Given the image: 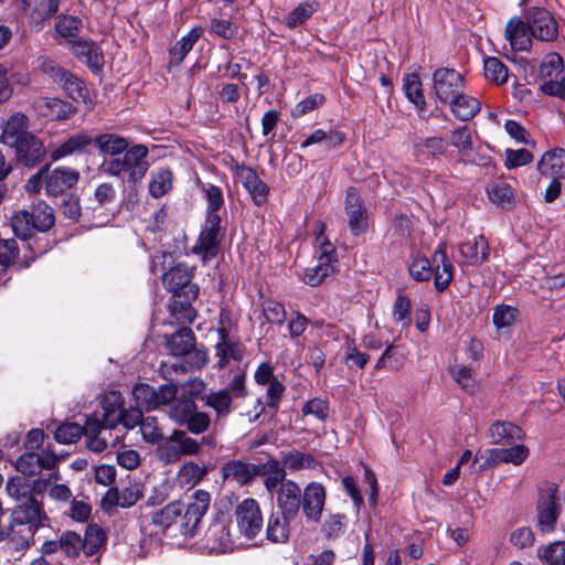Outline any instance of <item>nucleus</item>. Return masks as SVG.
Instances as JSON below:
<instances>
[{
	"label": "nucleus",
	"mask_w": 565,
	"mask_h": 565,
	"mask_svg": "<svg viewBox=\"0 0 565 565\" xmlns=\"http://www.w3.org/2000/svg\"><path fill=\"white\" fill-rule=\"evenodd\" d=\"M58 87L74 102L90 104V92L85 82L74 73L67 71Z\"/></svg>",
	"instance_id": "f704fd0d"
},
{
	"label": "nucleus",
	"mask_w": 565,
	"mask_h": 565,
	"mask_svg": "<svg viewBox=\"0 0 565 565\" xmlns=\"http://www.w3.org/2000/svg\"><path fill=\"white\" fill-rule=\"evenodd\" d=\"M204 193L207 201L205 220L210 216L221 220L217 212L224 204L222 190L214 184H210L204 189Z\"/></svg>",
	"instance_id": "0e129e2a"
},
{
	"label": "nucleus",
	"mask_w": 565,
	"mask_h": 565,
	"mask_svg": "<svg viewBox=\"0 0 565 565\" xmlns=\"http://www.w3.org/2000/svg\"><path fill=\"white\" fill-rule=\"evenodd\" d=\"M102 425L107 429L116 428L120 423V414L125 411V398L119 391H109L102 395Z\"/></svg>",
	"instance_id": "bb28decb"
},
{
	"label": "nucleus",
	"mask_w": 565,
	"mask_h": 565,
	"mask_svg": "<svg viewBox=\"0 0 565 565\" xmlns=\"http://www.w3.org/2000/svg\"><path fill=\"white\" fill-rule=\"evenodd\" d=\"M60 0H41L30 11V19L33 23L40 24L44 20L53 17L58 10Z\"/></svg>",
	"instance_id": "69168bd1"
},
{
	"label": "nucleus",
	"mask_w": 565,
	"mask_h": 565,
	"mask_svg": "<svg viewBox=\"0 0 565 565\" xmlns=\"http://www.w3.org/2000/svg\"><path fill=\"white\" fill-rule=\"evenodd\" d=\"M194 299H185L183 300L179 297H172L168 303V312L171 319V323L180 324L185 327V324H191L196 318V310L192 307L191 301Z\"/></svg>",
	"instance_id": "4c0bfd02"
},
{
	"label": "nucleus",
	"mask_w": 565,
	"mask_h": 565,
	"mask_svg": "<svg viewBox=\"0 0 565 565\" xmlns=\"http://www.w3.org/2000/svg\"><path fill=\"white\" fill-rule=\"evenodd\" d=\"M195 267L179 263L162 275V284L173 297L196 299L199 286L192 282Z\"/></svg>",
	"instance_id": "0eeeda50"
},
{
	"label": "nucleus",
	"mask_w": 565,
	"mask_h": 565,
	"mask_svg": "<svg viewBox=\"0 0 565 565\" xmlns=\"http://www.w3.org/2000/svg\"><path fill=\"white\" fill-rule=\"evenodd\" d=\"M201 399L204 405L215 412L216 418L227 417L233 408V399L226 390L211 391L204 394Z\"/></svg>",
	"instance_id": "58836bf2"
},
{
	"label": "nucleus",
	"mask_w": 565,
	"mask_h": 565,
	"mask_svg": "<svg viewBox=\"0 0 565 565\" xmlns=\"http://www.w3.org/2000/svg\"><path fill=\"white\" fill-rule=\"evenodd\" d=\"M462 263L468 266H479L488 259L489 244L483 235L459 245Z\"/></svg>",
	"instance_id": "c756f323"
},
{
	"label": "nucleus",
	"mask_w": 565,
	"mask_h": 565,
	"mask_svg": "<svg viewBox=\"0 0 565 565\" xmlns=\"http://www.w3.org/2000/svg\"><path fill=\"white\" fill-rule=\"evenodd\" d=\"M12 520L14 523L23 525L29 524L31 527H40L45 525L49 520L43 510V505L34 497L18 501L12 510Z\"/></svg>",
	"instance_id": "f3484780"
},
{
	"label": "nucleus",
	"mask_w": 565,
	"mask_h": 565,
	"mask_svg": "<svg viewBox=\"0 0 565 565\" xmlns=\"http://www.w3.org/2000/svg\"><path fill=\"white\" fill-rule=\"evenodd\" d=\"M448 372L465 392L472 394L477 391L478 385L475 379V372L471 367L455 365L449 367Z\"/></svg>",
	"instance_id": "5fc2aeb1"
},
{
	"label": "nucleus",
	"mask_w": 565,
	"mask_h": 565,
	"mask_svg": "<svg viewBox=\"0 0 565 565\" xmlns=\"http://www.w3.org/2000/svg\"><path fill=\"white\" fill-rule=\"evenodd\" d=\"M409 276L417 282L428 281L433 275V259L416 255L408 265Z\"/></svg>",
	"instance_id": "864d4df0"
},
{
	"label": "nucleus",
	"mask_w": 565,
	"mask_h": 565,
	"mask_svg": "<svg viewBox=\"0 0 565 565\" xmlns=\"http://www.w3.org/2000/svg\"><path fill=\"white\" fill-rule=\"evenodd\" d=\"M541 175L564 179L565 178V150L554 149L545 152L537 163Z\"/></svg>",
	"instance_id": "2f4dec72"
},
{
	"label": "nucleus",
	"mask_w": 565,
	"mask_h": 565,
	"mask_svg": "<svg viewBox=\"0 0 565 565\" xmlns=\"http://www.w3.org/2000/svg\"><path fill=\"white\" fill-rule=\"evenodd\" d=\"M236 524L239 533L248 540L256 537L263 530V514L258 502L246 498L235 509Z\"/></svg>",
	"instance_id": "1a4fd4ad"
},
{
	"label": "nucleus",
	"mask_w": 565,
	"mask_h": 565,
	"mask_svg": "<svg viewBox=\"0 0 565 565\" xmlns=\"http://www.w3.org/2000/svg\"><path fill=\"white\" fill-rule=\"evenodd\" d=\"M203 34L201 26L192 28L185 35H183L173 47L170 49V54L178 62H182L188 53L193 49L194 44Z\"/></svg>",
	"instance_id": "de8ad7c7"
},
{
	"label": "nucleus",
	"mask_w": 565,
	"mask_h": 565,
	"mask_svg": "<svg viewBox=\"0 0 565 565\" xmlns=\"http://www.w3.org/2000/svg\"><path fill=\"white\" fill-rule=\"evenodd\" d=\"M93 143V137L85 130L70 135L66 140L52 148L50 157L52 161H58L63 158L74 154H81L87 151Z\"/></svg>",
	"instance_id": "a878e982"
},
{
	"label": "nucleus",
	"mask_w": 565,
	"mask_h": 565,
	"mask_svg": "<svg viewBox=\"0 0 565 565\" xmlns=\"http://www.w3.org/2000/svg\"><path fill=\"white\" fill-rule=\"evenodd\" d=\"M234 170L236 177L241 180L243 186L249 193L253 202L260 206L266 202L267 195L269 193V186L260 180L257 172L247 166L238 164L237 162L234 164Z\"/></svg>",
	"instance_id": "412c9836"
},
{
	"label": "nucleus",
	"mask_w": 565,
	"mask_h": 565,
	"mask_svg": "<svg viewBox=\"0 0 565 565\" xmlns=\"http://www.w3.org/2000/svg\"><path fill=\"white\" fill-rule=\"evenodd\" d=\"M344 210L351 233L355 236L367 228V210L358 190L353 186L347 189Z\"/></svg>",
	"instance_id": "4468645a"
},
{
	"label": "nucleus",
	"mask_w": 565,
	"mask_h": 565,
	"mask_svg": "<svg viewBox=\"0 0 565 565\" xmlns=\"http://www.w3.org/2000/svg\"><path fill=\"white\" fill-rule=\"evenodd\" d=\"M149 154L145 145H134L115 158L105 159L99 170L106 175L118 178L131 186H137L149 170Z\"/></svg>",
	"instance_id": "f03ea898"
},
{
	"label": "nucleus",
	"mask_w": 565,
	"mask_h": 565,
	"mask_svg": "<svg viewBox=\"0 0 565 565\" xmlns=\"http://www.w3.org/2000/svg\"><path fill=\"white\" fill-rule=\"evenodd\" d=\"M221 472L225 482L236 483L243 487L252 483L262 471L258 466L252 462L232 459L222 466Z\"/></svg>",
	"instance_id": "aec40b11"
},
{
	"label": "nucleus",
	"mask_w": 565,
	"mask_h": 565,
	"mask_svg": "<svg viewBox=\"0 0 565 565\" xmlns=\"http://www.w3.org/2000/svg\"><path fill=\"white\" fill-rule=\"evenodd\" d=\"M42 116L51 120H67L76 114V107L57 97H43L38 104Z\"/></svg>",
	"instance_id": "c85d7f7f"
},
{
	"label": "nucleus",
	"mask_w": 565,
	"mask_h": 565,
	"mask_svg": "<svg viewBox=\"0 0 565 565\" xmlns=\"http://www.w3.org/2000/svg\"><path fill=\"white\" fill-rule=\"evenodd\" d=\"M166 349L173 356H184L179 364H172L174 372L199 371L209 363V352L204 345L196 344L192 329L182 327L170 335H166Z\"/></svg>",
	"instance_id": "7ed1b4c3"
},
{
	"label": "nucleus",
	"mask_w": 565,
	"mask_h": 565,
	"mask_svg": "<svg viewBox=\"0 0 565 565\" xmlns=\"http://www.w3.org/2000/svg\"><path fill=\"white\" fill-rule=\"evenodd\" d=\"M31 134L29 130V117L21 111H17L3 122L0 141L12 148Z\"/></svg>",
	"instance_id": "b1692460"
},
{
	"label": "nucleus",
	"mask_w": 565,
	"mask_h": 565,
	"mask_svg": "<svg viewBox=\"0 0 565 565\" xmlns=\"http://www.w3.org/2000/svg\"><path fill=\"white\" fill-rule=\"evenodd\" d=\"M86 430V422L83 426H81L77 423H63L61 424L55 433H54V439L58 444H74L76 443L82 436H84V433Z\"/></svg>",
	"instance_id": "603ef678"
},
{
	"label": "nucleus",
	"mask_w": 565,
	"mask_h": 565,
	"mask_svg": "<svg viewBox=\"0 0 565 565\" xmlns=\"http://www.w3.org/2000/svg\"><path fill=\"white\" fill-rule=\"evenodd\" d=\"M171 440L178 443V446H167L163 449L166 457L170 459H178L180 456H192L200 451V444L198 440L188 437L183 430H174L171 435Z\"/></svg>",
	"instance_id": "c9c22d12"
},
{
	"label": "nucleus",
	"mask_w": 565,
	"mask_h": 565,
	"mask_svg": "<svg viewBox=\"0 0 565 565\" xmlns=\"http://www.w3.org/2000/svg\"><path fill=\"white\" fill-rule=\"evenodd\" d=\"M433 88L438 100L448 104L465 90V79L455 68L439 67L433 74Z\"/></svg>",
	"instance_id": "9d476101"
},
{
	"label": "nucleus",
	"mask_w": 565,
	"mask_h": 565,
	"mask_svg": "<svg viewBox=\"0 0 565 565\" xmlns=\"http://www.w3.org/2000/svg\"><path fill=\"white\" fill-rule=\"evenodd\" d=\"M228 518L224 513H220L209 525L204 542L205 547L210 552L225 553L233 547V540L228 529Z\"/></svg>",
	"instance_id": "ddd939ff"
},
{
	"label": "nucleus",
	"mask_w": 565,
	"mask_h": 565,
	"mask_svg": "<svg viewBox=\"0 0 565 565\" xmlns=\"http://www.w3.org/2000/svg\"><path fill=\"white\" fill-rule=\"evenodd\" d=\"M106 533L98 524H88L84 537H82L84 554L86 556H93L106 543Z\"/></svg>",
	"instance_id": "c03bdc74"
},
{
	"label": "nucleus",
	"mask_w": 565,
	"mask_h": 565,
	"mask_svg": "<svg viewBox=\"0 0 565 565\" xmlns=\"http://www.w3.org/2000/svg\"><path fill=\"white\" fill-rule=\"evenodd\" d=\"M132 396L136 406L142 411L150 412L156 409L154 387L148 383H137L132 388Z\"/></svg>",
	"instance_id": "052dcab7"
},
{
	"label": "nucleus",
	"mask_w": 565,
	"mask_h": 565,
	"mask_svg": "<svg viewBox=\"0 0 565 565\" xmlns=\"http://www.w3.org/2000/svg\"><path fill=\"white\" fill-rule=\"evenodd\" d=\"M104 428L106 427L102 425L100 419L96 415L87 416L84 436L86 437V447L90 451L102 452L107 448V439L100 437V433Z\"/></svg>",
	"instance_id": "a19ab883"
},
{
	"label": "nucleus",
	"mask_w": 565,
	"mask_h": 565,
	"mask_svg": "<svg viewBox=\"0 0 565 565\" xmlns=\"http://www.w3.org/2000/svg\"><path fill=\"white\" fill-rule=\"evenodd\" d=\"M278 512L287 520H297L301 512V488L295 480H287L277 489Z\"/></svg>",
	"instance_id": "2eb2a0df"
},
{
	"label": "nucleus",
	"mask_w": 565,
	"mask_h": 565,
	"mask_svg": "<svg viewBox=\"0 0 565 565\" xmlns=\"http://www.w3.org/2000/svg\"><path fill=\"white\" fill-rule=\"evenodd\" d=\"M83 28V21L76 15H63L58 19L55 29L63 38H75Z\"/></svg>",
	"instance_id": "774afa93"
},
{
	"label": "nucleus",
	"mask_w": 565,
	"mask_h": 565,
	"mask_svg": "<svg viewBox=\"0 0 565 565\" xmlns=\"http://www.w3.org/2000/svg\"><path fill=\"white\" fill-rule=\"evenodd\" d=\"M142 495V490L138 483L129 484L122 489L111 487L102 499V508L106 512H110L115 508L128 509L134 507Z\"/></svg>",
	"instance_id": "6ab92c4d"
},
{
	"label": "nucleus",
	"mask_w": 565,
	"mask_h": 565,
	"mask_svg": "<svg viewBox=\"0 0 565 565\" xmlns=\"http://www.w3.org/2000/svg\"><path fill=\"white\" fill-rule=\"evenodd\" d=\"M14 235L21 241H32L36 233H46L55 224L54 209L44 201L30 210L17 211L10 218Z\"/></svg>",
	"instance_id": "20e7f679"
},
{
	"label": "nucleus",
	"mask_w": 565,
	"mask_h": 565,
	"mask_svg": "<svg viewBox=\"0 0 565 565\" xmlns=\"http://www.w3.org/2000/svg\"><path fill=\"white\" fill-rule=\"evenodd\" d=\"M527 21L519 18L511 19L504 30L505 39L509 41L513 51H525L531 46V38L527 34Z\"/></svg>",
	"instance_id": "473e14b6"
},
{
	"label": "nucleus",
	"mask_w": 565,
	"mask_h": 565,
	"mask_svg": "<svg viewBox=\"0 0 565 565\" xmlns=\"http://www.w3.org/2000/svg\"><path fill=\"white\" fill-rule=\"evenodd\" d=\"M535 510L536 527L540 532H554L561 513V504L557 502L556 484L552 483L540 490Z\"/></svg>",
	"instance_id": "6e6552de"
},
{
	"label": "nucleus",
	"mask_w": 565,
	"mask_h": 565,
	"mask_svg": "<svg viewBox=\"0 0 565 565\" xmlns=\"http://www.w3.org/2000/svg\"><path fill=\"white\" fill-rule=\"evenodd\" d=\"M448 105L450 106L452 115L461 121H467L473 118L481 107V104L477 98L465 94L463 90L456 95Z\"/></svg>",
	"instance_id": "e433bc0d"
},
{
	"label": "nucleus",
	"mask_w": 565,
	"mask_h": 565,
	"mask_svg": "<svg viewBox=\"0 0 565 565\" xmlns=\"http://www.w3.org/2000/svg\"><path fill=\"white\" fill-rule=\"evenodd\" d=\"M483 72L486 78L497 85L507 83L509 77L508 66L494 56L483 60Z\"/></svg>",
	"instance_id": "8fccbe9b"
},
{
	"label": "nucleus",
	"mask_w": 565,
	"mask_h": 565,
	"mask_svg": "<svg viewBox=\"0 0 565 565\" xmlns=\"http://www.w3.org/2000/svg\"><path fill=\"white\" fill-rule=\"evenodd\" d=\"M403 89L407 99L413 103L419 111L426 107V100L423 95L422 82L416 73L407 74L404 77Z\"/></svg>",
	"instance_id": "09e8293b"
},
{
	"label": "nucleus",
	"mask_w": 565,
	"mask_h": 565,
	"mask_svg": "<svg viewBox=\"0 0 565 565\" xmlns=\"http://www.w3.org/2000/svg\"><path fill=\"white\" fill-rule=\"evenodd\" d=\"M292 520H287L282 513H271L266 525V539L273 543H286L289 539V524Z\"/></svg>",
	"instance_id": "ea45409f"
},
{
	"label": "nucleus",
	"mask_w": 565,
	"mask_h": 565,
	"mask_svg": "<svg viewBox=\"0 0 565 565\" xmlns=\"http://www.w3.org/2000/svg\"><path fill=\"white\" fill-rule=\"evenodd\" d=\"M347 524V514L329 513L322 522L321 532L328 539H337L344 532Z\"/></svg>",
	"instance_id": "6e6d98bb"
},
{
	"label": "nucleus",
	"mask_w": 565,
	"mask_h": 565,
	"mask_svg": "<svg viewBox=\"0 0 565 565\" xmlns=\"http://www.w3.org/2000/svg\"><path fill=\"white\" fill-rule=\"evenodd\" d=\"M224 235L225 230L221 227V220L210 216L207 220H204V225L191 252L199 256L203 264H206L221 252V242Z\"/></svg>",
	"instance_id": "423d86ee"
},
{
	"label": "nucleus",
	"mask_w": 565,
	"mask_h": 565,
	"mask_svg": "<svg viewBox=\"0 0 565 565\" xmlns=\"http://www.w3.org/2000/svg\"><path fill=\"white\" fill-rule=\"evenodd\" d=\"M327 502V489L318 481H310L301 489V513L308 523H320Z\"/></svg>",
	"instance_id": "9b49d317"
},
{
	"label": "nucleus",
	"mask_w": 565,
	"mask_h": 565,
	"mask_svg": "<svg viewBox=\"0 0 565 565\" xmlns=\"http://www.w3.org/2000/svg\"><path fill=\"white\" fill-rule=\"evenodd\" d=\"M531 35L540 41H554L558 34L557 22L544 8H533L526 14Z\"/></svg>",
	"instance_id": "f8f14e48"
},
{
	"label": "nucleus",
	"mask_w": 565,
	"mask_h": 565,
	"mask_svg": "<svg viewBox=\"0 0 565 565\" xmlns=\"http://www.w3.org/2000/svg\"><path fill=\"white\" fill-rule=\"evenodd\" d=\"M537 555L547 565H565V542L557 541L540 547Z\"/></svg>",
	"instance_id": "13d9d810"
},
{
	"label": "nucleus",
	"mask_w": 565,
	"mask_h": 565,
	"mask_svg": "<svg viewBox=\"0 0 565 565\" xmlns=\"http://www.w3.org/2000/svg\"><path fill=\"white\" fill-rule=\"evenodd\" d=\"M487 194L489 200L502 207L510 209L514 203V195L510 184L507 182H492L487 186Z\"/></svg>",
	"instance_id": "a18cd8bd"
},
{
	"label": "nucleus",
	"mask_w": 565,
	"mask_h": 565,
	"mask_svg": "<svg viewBox=\"0 0 565 565\" xmlns=\"http://www.w3.org/2000/svg\"><path fill=\"white\" fill-rule=\"evenodd\" d=\"M211 502V494L205 490L194 491L188 503L173 501L153 512L151 523L164 532L177 524L181 535L193 537Z\"/></svg>",
	"instance_id": "f257e3e1"
},
{
	"label": "nucleus",
	"mask_w": 565,
	"mask_h": 565,
	"mask_svg": "<svg viewBox=\"0 0 565 565\" xmlns=\"http://www.w3.org/2000/svg\"><path fill=\"white\" fill-rule=\"evenodd\" d=\"M281 463L285 469L290 471H298L301 469H315L318 465V461L310 454L292 449L282 454Z\"/></svg>",
	"instance_id": "37998d69"
},
{
	"label": "nucleus",
	"mask_w": 565,
	"mask_h": 565,
	"mask_svg": "<svg viewBox=\"0 0 565 565\" xmlns=\"http://www.w3.org/2000/svg\"><path fill=\"white\" fill-rule=\"evenodd\" d=\"M434 285L438 292L445 291L454 279V265L447 256L446 243L440 242L433 254Z\"/></svg>",
	"instance_id": "5701e85b"
},
{
	"label": "nucleus",
	"mask_w": 565,
	"mask_h": 565,
	"mask_svg": "<svg viewBox=\"0 0 565 565\" xmlns=\"http://www.w3.org/2000/svg\"><path fill=\"white\" fill-rule=\"evenodd\" d=\"M79 180V172L71 167H57L46 172L44 184L49 195L56 196L73 188Z\"/></svg>",
	"instance_id": "393cba45"
},
{
	"label": "nucleus",
	"mask_w": 565,
	"mask_h": 565,
	"mask_svg": "<svg viewBox=\"0 0 565 565\" xmlns=\"http://www.w3.org/2000/svg\"><path fill=\"white\" fill-rule=\"evenodd\" d=\"M334 263L319 258L318 265L307 268L302 280L305 284L316 287L319 286L326 277H328L334 269Z\"/></svg>",
	"instance_id": "4d7b16f0"
},
{
	"label": "nucleus",
	"mask_w": 565,
	"mask_h": 565,
	"mask_svg": "<svg viewBox=\"0 0 565 565\" xmlns=\"http://www.w3.org/2000/svg\"><path fill=\"white\" fill-rule=\"evenodd\" d=\"M217 341L215 343V356L217 358L215 367L225 369L231 360L239 362L244 356V350L237 341L230 339V332L225 327L216 330Z\"/></svg>",
	"instance_id": "4be33fe9"
},
{
	"label": "nucleus",
	"mask_w": 565,
	"mask_h": 565,
	"mask_svg": "<svg viewBox=\"0 0 565 565\" xmlns=\"http://www.w3.org/2000/svg\"><path fill=\"white\" fill-rule=\"evenodd\" d=\"M319 9L318 1H302L286 17L285 24L292 30L302 25Z\"/></svg>",
	"instance_id": "49530a36"
},
{
	"label": "nucleus",
	"mask_w": 565,
	"mask_h": 565,
	"mask_svg": "<svg viewBox=\"0 0 565 565\" xmlns=\"http://www.w3.org/2000/svg\"><path fill=\"white\" fill-rule=\"evenodd\" d=\"M448 141L441 137L433 136L413 142V154L419 162H426L446 153Z\"/></svg>",
	"instance_id": "7c9ffc66"
},
{
	"label": "nucleus",
	"mask_w": 565,
	"mask_h": 565,
	"mask_svg": "<svg viewBox=\"0 0 565 565\" xmlns=\"http://www.w3.org/2000/svg\"><path fill=\"white\" fill-rule=\"evenodd\" d=\"M173 184V173L169 168H160L150 174L149 194L159 199L171 191Z\"/></svg>",
	"instance_id": "79ce46f5"
},
{
	"label": "nucleus",
	"mask_w": 565,
	"mask_h": 565,
	"mask_svg": "<svg viewBox=\"0 0 565 565\" xmlns=\"http://www.w3.org/2000/svg\"><path fill=\"white\" fill-rule=\"evenodd\" d=\"M70 50L74 56L85 64L94 74L104 67V54L100 46L93 40L77 39L68 41Z\"/></svg>",
	"instance_id": "dca6fc26"
},
{
	"label": "nucleus",
	"mask_w": 565,
	"mask_h": 565,
	"mask_svg": "<svg viewBox=\"0 0 565 565\" xmlns=\"http://www.w3.org/2000/svg\"><path fill=\"white\" fill-rule=\"evenodd\" d=\"M58 546L66 557L75 558L83 551L82 536L75 531H64L58 537Z\"/></svg>",
	"instance_id": "bf43d9fd"
},
{
	"label": "nucleus",
	"mask_w": 565,
	"mask_h": 565,
	"mask_svg": "<svg viewBox=\"0 0 565 565\" xmlns=\"http://www.w3.org/2000/svg\"><path fill=\"white\" fill-rule=\"evenodd\" d=\"M207 473V470L205 467L199 466L196 462L190 461L184 463L179 472H178V479L183 484H191L194 486L198 482H200L205 475Z\"/></svg>",
	"instance_id": "e2e57ef3"
},
{
	"label": "nucleus",
	"mask_w": 565,
	"mask_h": 565,
	"mask_svg": "<svg viewBox=\"0 0 565 565\" xmlns=\"http://www.w3.org/2000/svg\"><path fill=\"white\" fill-rule=\"evenodd\" d=\"M488 436L493 445L511 446L515 441L523 440L525 434L521 427L511 422L497 420L489 427Z\"/></svg>",
	"instance_id": "cd10ccee"
},
{
	"label": "nucleus",
	"mask_w": 565,
	"mask_h": 565,
	"mask_svg": "<svg viewBox=\"0 0 565 565\" xmlns=\"http://www.w3.org/2000/svg\"><path fill=\"white\" fill-rule=\"evenodd\" d=\"M94 146L103 154L115 158L130 147L129 139L113 132L100 134L93 138Z\"/></svg>",
	"instance_id": "72a5a7b5"
},
{
	"label": "nucleus",
	"mask_w": 565,
	"mask_h": 565,
	"mask_svg": "<svg viewBox=\"0 0 565 565\" xmlns=\"http://www.w3.org/2000/svg\"><path fill=\"white\" fill-rule=\"evenodd\" d=\"M39 68L44 74L47 75L53 83L58 85L61 79L65 76L66 70L58 62L49 57V56H40L39 60Z\"/></svg>",
	"instance_id": "338daca9"
},
{
	"label": "nucleus",
	"mask_w": 565,
	"mask_h": 565,
	"mask_svg": "<svg viewBox=\"0 0 565 565\" xmlns=\"http://www.w3.org/2000/svg\"><path fill=\"white\" fill-rule=\"evenodd\" d=\"M169 417L178 425L185 426L194 435L205 433L211 425L210 415L200 412L194 399L185 394L175 397L170 405Z\"/></svg>",
	"instance_id": "39448f33"
},
{
	"label": "nucleus",
	"mask_w": 565,
	"mask_h": 565,
	"mask_svg": "<svg viewBox=\"0 0 565 565\" xmlns=\"http://www.w3.org/2000/svg\"><path fill=\"white\" fill-rule=\"evenodd\" d=\"M6 491L17 502L33 497L31 483L23 476L11 477L6 484Z\"/></svg>",
	"instance_id": "680f3d73"
},
{
	"label": "nucleus",
	"mask_w": 565,
	"mask_h": 565,
	"mask_svg": "<svg viewBox=\"0 0 565 565\" xmlns=\"http://www.w3.org/2000/svg\"><path fill=\"white\" fill-rule=\"evenodd\" d=\"M12 149L15 152L17 162L26 168L36 167L47 154L43 141L34 134L21 140Z\"/></svg>",
	"instance_id": "a211bd4d"
},
{
	"label": "nucleus",
	"mask_w": 565,
	"mask_h": 565,
	"mask_svg": "<svg viewBox=\"0 0 565 565\" xmlns=\"http://www.w3.org/2000/svg\"><path fill=\"white\" fill-rule=\"evenodd\" d=\"M564 61L563 57L555 52L548 53L544 56L540 64V77L543 81L558 78L564 75Z\"/></svg>",
	"instance_id": "3c124183"
}]
</instances>
